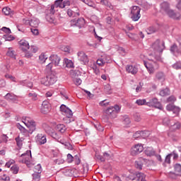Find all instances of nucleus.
<instances>
[{"instance_id": "49530a36", "label": "nucleus", "mask_w": 181, "mask_h": 181, "mask_svg": "<svg viewBox=\"0 0 181 181\" xmlns=\"http://www.w3.org/2000/svg\"><path fill=\"white\" fill-rule=\"evenodd\" d=\"M148 103H146V100L145 99H139L136 101V104L137 105H146Z\"/></svg>"}, {"instance_id": "a878e982", "label": "nucleus", "mask_w": 181, "mask_h": 181, "mask_svg": "<svg viewBox=\"0 0 181 181\" xmlns=\"http://www.w3.org/2000/svg\"><path fill=\"white\" fill-rule=\"evenodd\" d=\"M16 127L18 128V129H19V131H21V134H23V135H24L25 136H28V135H29V132H28V130L26 129H25V127H23L22 125H21V124L18 123L16 124Z\"/></svg>"}, {"instance_id": "37998d69", "label": "nucleus", "mask_w": 181, "mask_h": 181, "mask_svg": "<svg viewBox=\"0 0 181 181\" xmlns=\"http://www.w3.org/2000/svg\"><path fill=\"white\" fill-rule=\"evenodd\" d=\"M104 91L105 93H106V94H111V85L110 84L105 85Z\"/></svg>"}, {"instance_id": "e2e57ef3", "label": "nucleus", "mask_w": 181, "mask_h": 181, "mask_svg": "<svg viewBox=\"0 0 181 181\" xmlns=\"http://www.w3.org/2000/svg\"><path fill=\"white\" fill-rule=\"evenodd\" d=\"M173 69L175 70H180L181 69V62H177L173 65Z\"/></svg>"}, {"instance_id": "6e6d98bb", "label": "nucleus", "mask_w": 181, "mask_h": 181, "mask_svg": "<svg viewBox=\"0 0 181 181\" xmlns=\"http://www.w3.org/2000/svg\"><path fill=\"white\" fill-rule=\"evenodd\" d=\"M51 136L54 138V139H57V141H59L60 139V135L57 134L56 132H52L51 133Z\"/></svg>"}, {"instance_id": "5fc2aeb1", "label": "nucleus", "mask_w": 181, "mask_h": 181, "mask_svg": "<svg viewBox=\"0 0 181 181\" xmlns=\"http://www.w3.org/2000/svg\"><path fill=\"white\" fill-rule=\"evenodd\" d=\"M94 127L97 131H99V132H103V131H104V127L101 126L99 123L95 124Z\"/></svg>"}, {"instance_id": "aec40b11", "label": "nucleus", "mask_w": 181, "mask_h": 181, "mask_svg": "<svg viewBox=\"0 0 181 181\" xmlns=\"http://www.w3.org/2000/svg\"><path fill=\"white\" fill-rule=\"evenodd\" d=\"M49 60L52 64L55 66H60V57L56 54H52L49 57Z\"/></svg>"}, {"instance_id": "dca6fc26", "label": "nucleus", "mask_w": 181, "mask_h": 181, "mask_svg": "<svg viewBox=\"0 0 181 181\" xmlns=\"http://www.w3.org/2000/svg\"><path fill=\"white\" fill-rule=\"evenodd\" d=\"M131 180H142V179H145V174L142 173H137L136 174H132L129 176Z\"/></svg>"}, {"instance_id": "39448f33", "label": "nucleus", "mask_w": 181, "mask_h": 181, "mask_svg": "<svg viewBox=\"0 0 181 181\" xmlns=\"http://www.w3.org/2000/svg\"><path fill=\"white\" fill-rule=\"evenodd\" d=\"M149 162L148 159L144 158L143 157H139L134 163V166L136 169H138L139 170H142V168L144 167V165H147Z\"/></svg>"}, {"instance_id": "c85d7f7f", "label": "nucleus", "mask_w": 181, "mask_h": 181, "mask_svg": "<svg viewBox=\"0 0 181 181\" xmlns=\"http://www.w3.org/2000/svg\"><path fill=\"white\" fill-rule=\"evenodd\" d=\"M180 127H181L180 122H177L173 124H170V129L171 131H177V129H180Z\"/></svg>"}, {"instance_id": "8fccbe9b", "label": "nucleus", "mask_w": 181, "mask_h": 181, "mask_svg": "<svg viewBox=\"0 0 181 181\" xmlns=\"http://www.w3.org/2000/svg\"><path fill=\"white\" fill-rule=\"evenodd\" d=\"M40 173H34L33 174V179L35 181H39L40 180Z\"/></svg>"}, {"instance_id": "7c9ffc66", "label": "nucleus", "mask_w": 181, "mask_h": 181, "mask_svg": "<svg viewBox=\"0 0 181 181\" xmlns=\"http://www.w3.org/2000/svg\"><path fill=\"white\" fill-rule=\"evenodd\" d=\"M170 94V90L168 88L162 89L160 91V95H161L162 97H166V95H169Z\"/></svg>"}, {"instance_id": "680f3d73", "label": "nucleus", "mask_w": 181, "mask_h": 181, "mask_svg": "<svg viewBox=\"0 0 181 181\" xmlns=\"http://www.w3.org/2000/svg\"><path fill=\"white\" fill-rule=\"evenodd\" d=\"M41 83H42L44 86H49V81L47 80V76L41 79Z\"/></svg>"}, {"instance_id": "2f4dec72", "label": "nucleus", "mask_w": 181, "mask_h": 181, "mask_svg": "<svg viewBox=\"0 0 181 181\" xmlns=\"http://www.w3.org/2000/svg\"><path fill=\"white\" fill-rule=\"evenodd\" d=\"M20 84L21 86H26V87H28V88H32V87H33V83L29 82L28 81H20Z\"/></svg>"}, {"instance_id": "5701e85b", "label": "nucleus", "mask_w": 181, "mask_h": 181, "mask_svg": "<svg viewBox=\"0 0 181 181\" xmlns=\"http://www.w3.org/2000/svg\"><path fill=\"white\" fill-rule=\"evenodd\" d=\"M4 98L5 100H7V101H11L12 103H16V101H18L16 95H15L13 93H7L4 96Z\"/></svg>"}, {"instance_id": "603ef678", "label": "nucleus", "mask_w": 181, "mask_h": 181, "mask_svg": "<svg viewBox=\"0 0 181 181\" xmlns=\"http://www.w3.org/2000/svg\"><path fill=\"white\" fill-rule=\"evenodd\" d=\"M146 32L148 35H152V33H155V32H156V28H155V27H149Z\"/></svg>"}, {"instance_id": "4be33fe9", "label": "nucleus", "mask_w": 181, "mask_h": 181, "mask_svg": "<svg viewBox=\"0 0 181 181\" xmlns=\"http://www.w3.org/2000/svg\"><path fill=\"white\" fill-rule=\"evenodd\" d=\"M126 71L131 74H136L138 73V68L132 65H127L126 66Z\"/></svg>"}, {"instance_id": "b1692460", "label": "nucleus", "mask_w": 181, "mask_h": 181, "mask_svg": "<svg viewBox=\"0 0 181 181\" xmlns=\"http://www.w3.org/2000/svg\"><path fill=\"white\" fill-rule=\"evenodd\" d=\"M22 122L27 127H30L33 124H35V121H33V119H32V118L28 117H22Z\"/></svg>"}, {"instance_id": "338daca9", "label": "nucleus", "mask_w": 181, "mask_h": 181, "mask_svg": "<svg viewBox=\"0 0 181 181\" xmlns=\"http://www.w3.org/2000/svg\"><path fill=\"white\" fill-rule=\"evenodd\" d=\"M15 163V160H9L6 163V168H11V166H12V165H13Z\"/></svg>"}, {"instance_id": "393cba45", "label": "nucleus", "mask_w": 181, "mask_h": 181, "mask_svg": "<svg viewBox=\"0 0 181 181\" xmlns=\"http://www.w3.org/2000/svg\"><path fill=\"white\" fill-rule=\"evenodd\" d=\"M144 153H145V155H146V156H155V153H156V152L155 151L153 148H152V147H147L144 150Z\"/></svg>"}, {"instance_id": "2eb2a0df", "label": "nucleus", "mask_w": 181, "mask_h": 181, "mask_svg": "<svg viewBox=\"0 0 181 181\" xmlns=\"http://www.w3.org/2000/svg\"><path fill=\"white\" fill-rule=\"evenodd\" d=\"M66 13L69 18H76V16H80L78 8L77 7H74L72 9H68Z\"/></svg>"}, {"instance_id": "864d4df0", "label": "nucleus", "mask_w": 181, "mask_h": 181, "mask_svg": "<svg viewBox=\"0 0 181 181\" xmlns=\"http://www.w3.org/2000/svg\"><path fill=\"white\" fill-rule=\"evenodd\" d=\"M61 50L65 52V53H70V47L67 45H63L61 47Z\"/></svg>"}, {"instance_id": "473e14b6", "label": "nucleus", "mask_w": 181, "mask_h": 181, "mask_svg": "<svg viewBox=\"0 0 181 181\" xmlns=\"http://www.w3.org/2000/svg\"><path fill=\"white\" fill-rule=\"evenodd\" d=\"M7 56L12 57V59H16L15 51L12 48H8V50L6 53Z\"/></svg>"}, {"instance_id": "de8ad7c7", "label": "nucleus", "mask_w": 181, "mask_h": 181, "mask_svg": "<svg viewBox=\"0 0 181 181\" xmlns=\"http://www.w3.org/2000/svg\"><path fill=\"white\" fill-rule=\"evenodd\" d=\"M11 170L14 175H16L19 172V167H18L16 165H14L11 166Z\"/></svg>"}, {"instance_id": "a211bd4d", "label": "nucleus", "mask_w": 181, "mask_h": 181, "mask_svg": "<svg viewBox=\"0 0 181 181\" xmlns=\"http://www.w3.org/2000/svg\"><path fill=\"white\" fill-rule=\"evenodd\" d=\"M20 48L23 52H28L30 46L29 45V42L26 41V40H21L18 42Z\"/></svg>"}, {"instance_id": "4c0bfd02", "label": "nucleus", "mask_w": 181, "mask_h": 181, "mask_svg": "<svg viewBox=\"0 0 181 181\" xmlns=\"http://www.w3.org/2000/svg\"><path fill=\"white\" fill-rule=\"evenodd\" d=\"M2 12L4 13V15H11L12 13V9H11V8L9 7H4L2 9Z\"/></svg>"}, {"instance_id": "0eeeda50", "label": "nucleus", "mask_w": 181, "mask_h": 181, "mask_svg": "<svg viewBox=\"0 0 181 181\" xmlns=\"http://www.w3.org/2000/svg\"><path fill=\"white\" fill-rule=\"evenodd\" d=\"M165 108L169 112H172L173 114H175V117H177L181 111L180 107L175 105L173 103L168 104Z\"/></svg>"}, {"instance_id": "9d476101", "label": "nucleus", "mask_w": 181, "mask_h": 181, "mask_svg": "<svg viewBox=\"0 0 181 181\" xmlns=\"http://www.w3.org/2000/svg\"><path fill=\"white\" fill-rule=\"evenodd\" d=\"M60 111L62 112L63 115H66V118H71L73 117V112L65 105L60 106Z\"/></svg>"}, {"instance_id": "f03ea898", "label": "nucleus", "mask_w": 181, "mask_h": 181, "mask_svg": "<svg viewBox=\"0 0 181 181\" xmlns=\"http://www.w3.org/2000/svg\"><path fill=\"white\" fill-rule=\"evenodd\" d=\"M121 111V107L118 105H115L113 107L111 106L106 109L105 114L111 118V119H114L118 117V113Z\"/></svg>"}, {"instance_id": "e433bc0d", "label": "nucleus", "mask_w": 181, "mask_h": 181, "mask_svg": "<svg viewBox=\"0 0 181 181\" xmlns=\"http://www.w3.org/2000/svg\"><path fill=\"white\" fill-rule=\"evenodd\" d=\"M174 170L177 175H179L181 173V165L180 163H176L174 165Z\"/></svg>"}, {"instance_id": "1a4fd4ad", "label": "nucleus", "mask_w": 181, "mask_h": 181, "mask_svg": "<svg viewBox=\"0 0 181 181\" xmlns=\"http://www.w3.org/2000/svg\"><path fill=\"white\" fill-rule=\"evenodd\" d=\"M54 6L55 8H61V9H63V8H66V6H70V1L57 0L54 2Z\"/></svg>"}, {"instance_id": "79ce46f5", "label": "nucleus", "mask_w": 181, "mask_h": 181, "mask_svg": "<svg viewBox=\"0 0 181 181\" xmlns=\"http://www.w3.org/2000/svg\"><path fill=\"white\" fill-rule=\"evenodd\" d=\"M81 1L82 2H84V4H86L88 6H90V8H95V4L93 1H88V0H81Z\"/></svg>"}, {"instance_id": "423d86ee", "label": "nucleus", "mask_w": 181, "mask_h": 181, "mask_svg": "<svg viewBox=\"0 0 181 181\" xmlns=\"http://www.w3.org/2000/svg\"><path fill=\"white\" fill-rule=\"evenodd\" d=\"M22 160H20V163H25L27 166L30 165V159L32 158V153L30 151H28L26 153L21 155Z\"/></svg>"}, {"instance_id": "052dcab7", "label": "nucleus", "mask_w": 181, "mask_h": 181, "mask_svg": "<svg viewBox=\"0 0 181 181\" xmlns=\"http://www.w3.org/2000/svg\"><path fill=\"white\" fill-rule=\"evenodd\" d=\"M11 180V178H9V176L6 175H3L2 176H0V181H9Z\"/></svg>"}, {"instance_id": "09e8293b", "label": "nucleus", "mask_w": 181, "mask_h": 181, "mask_svg": "<svg viewBox=\"0 0 181 181\" xmlns=\"http://www.w3.org/2000/svg\"><path fill=\"white\" fill-rule=\"evenodd\" d=\"M27 127L29 128L30 134H33L35 132V131H36V122L30 124V126H27Z\"/></svg>"}, {"instance_id": "a18cd8bd", "label": "nucleus", "mask_w": 181, "mask_h": 181, "mask_svg": "<svg viewBox=\"0 0 181 181\" xmlns=\"http://www.w3.org/2000/svg\"><path fill=\"white\" fill-rule=\"evenodd\" d=\"M35 173H42V165L40 164H37L34 168Z\"/></svg>"}, {"instance_id": "3c124183", "label": "nucleus", "mask_w": 181, "mask_h": 181, "mask_svg": "<svg viewBox=\"0 0 181 181\" xmlns=\"http://www.w3.org/2000/svg\"><path fill=\"white\" fill-rule=\"evenodd\" d=\"M105 60L103 59L102 57L99 58L97 61L96 63L98 64V66H103L104 64H105Z\"/></svg>"}, {"instance_id": "4d7b16f0", "label": "nucleus", "mask_w": 181, "mask_h": 181, "mask_svg": "<svg viewBox=\"0 0 181 181\" xmlns=\"http://www.w3.org/2000/svg\"><path fill=\"white\" fill-rule=\"evenodd\" d=\"M134 119L136 122H139L141 119V115L139 113H135L134 115Z\"/></svg>"}, {"instance_id": "f257e3e1", "label": "nucleus", "mask_w": 181, "mask_h": 181, "mask_svg": "<svg viewBox=\"0 0 181 181\" xmlns=\"http://www.w3.org/2000/svg\"><path fill=\"white\" fill-rule=\"evenodd\" d=\"M161 12H165V13L171 18V19H174L175 21H179L180 19V13L175 12V11L170 9L169 8V3L164 1L160 5Z\"/></svg>"}, {"instance_id": "6e6552de", "label": "nucleus", "mask_w": 181, "mask_h": 181, "mask_svg": "<svg viewBox=\"0 0 181 181\" xmlns=\"http://www.w3.org/2000/svg\"><path fill=\"white\" fill-rule=\"evenodd\" d=\"M23 23H24L25 25H29L30 26H31V28H37V26H39L40 22L39 19L36 18H33L30 21L24 18L23 20Z\"/></svg>"}, {"instance_id": "72a5a7b5", "label": "nucleus", "mask_w": 181, "mask_h": 181, "mask_svg": "<svg viewBox=\"0 0 181 181\" xmlns=\"http://www.w3.org/2000/svg\"><path fill=\"white\" fill-rule=\"evenodd\" d=\"M123 124L126 127H129V124H131V119H129V117L127 115L123 117Z\"/></svg>"}, {"instance_id": "ddd939ff", "label": "nucleus", "mask_w": 181, "mask_h": 181, "mask_svg": "<svg viewBox=\"0 0 181 181\" xmlns=\"http://www.w3.org/2000/svg\"><path fill=\"white\" fill-rule=\"evenodd\" d=\"M35 141L37 144H39L40 145H45L47 142V139H46V135L43 134H38L35 136Z\"/></svg>"}, {"instance_id": "9b49d317", "label": "nucleus", "mask_w": 181, "mask_h": 181, "mask_svg": "<svg viewBox=\"0 0 181 181\" xmlns=\"http://www.w3.org/2000/svg\"><path fill=\"white\" fill-rule=\"evenodd\" d=\"M50 110H52L50 103L47 100L43 101L41 107V112L42 114H48V112H50Z\"/></svg>"}, {"instance_id": "774afa93", "label": "nucleus", "mask_w": 181, "mask_h": 181, "mask_svg": "<svg viewBox=\"0 0 181 181\" xmlns=\"http://www.w3.org/2000/svg\"><path fill=\"white\" fill-rule=\"evenodd\" d=\"M103 60H105V63H110V57L107 54H103L102 57Z\"/></svg>"}, {"instance_id": "13d9d810", "label": "nucleus", "mask_w": 181, "mask_h": 181, "mask_svg": "<svg viewBox=\"0 0 181 181\" xmlns=\"http://www.w3.org/2000/svg\"><path fill=\"white\" fill-rule=\"evenodd\" d=\"M163 125H168V127H170V125H172V123H170V119H169V118L168 117L163 119Z\"/></svg>"}, {"instance_id": "cd10ccee", "label": "nucleus", "mask_w": 181, "mask_h": 181, "mask_svg": "<svg viewBox=\"0 0 181 181\" xmlns=\"http://www.w3.org/2000/svg\"><path fill=\"white\" fill-rule=\"evenodd\" d=\"M45 19L49 23H54V25H56V19L54 18V15L46 14Z\"/></svg>"}, {"instance_id": "f704fd0d", "label": "nucleus", "mask_w": 181, "mask_h": 181, "mask_svg": "<svg viewBox=\"0 0 181 181\" xmlns=\"http://www.w3.org/2000/svg\"><path fill=\"white\" fill-rule=\"evenodd\" d=\"M176 100H177L176 96L170 95L167 98L166 103H170V104H175V103H176Z\"/></svg>"}, {"instance_id": "c03bdc74", "label": "nucleus", "mask_w": 181, "mask_h": 181, "mask_svg": "<svg viewBox=\"0 0 181 181\" xmlns=\"http://www.w3.org/2000/svg\"><path fill=\"white\" fill-rule=\"evenodd\" d=\"M151 48L153 49L155 52H159V41H156L151 45Z\"/></svg>"}, {"instance_id": "6ab92c4d", "label": "nucleus", "mask_w": 181, "mask_h": 181, "mask_svg": "<svg viewBox=\"0 0 181 181\" xmlns=\"http://www.w3.org/2000/svg\"><path fill=\"white\" fill-rule=\"evenodd\" d=\"M78 59L83 64H87L88 63V57L83 52H78Z\"/></svg>"}, {"instance_id": "c9c22d12", "label": "nucleus", "mask_w": 181, "mask_h": 181, "mask_svg": "<svg viewBox=\"0 0 181 181\" xmlns=\"http://www.w3.org/2000/svg\"><path fill=\"white\" fill-rule=\"evenodd\" d=\"M54 5H52L50 9L46 11V15H54L56 10H54Z\"/></svg>"}, {"instance_id": "0e129e2a", "label": "nucleus", "mask_w": 181, "mask_h": 181, "mask_svg": "<svg viewBox=\"0 0 181 181\" xmlns=\"http://www.w3.org/2000/svg\"><path fill=\"white\" fill-rule=\"evenodd\" d=\"M95 158L98 160H100V162H105V158H104V157H103L102 156H100L98 153L95 154Z\"/></svg>"}, {"instance_id": "412c9836", "label": "nucleus", "mask_w": 181, "mask_h": 181, "mask_svg": "<svg viewBox=\"0 0 181 181\" xmlns=\"http://www.w3.org/2000/svg\"><path fill=\"white\" fill-rule=\"evenodd\" d=\"M148 107H153L154 108H159V100L156 98H153L147 102Z\"/></svg>"}, {"instance_id": "69168bd1", "label": "nucleus", "mask_w": 181, "mask_h": 181, "mask_svg": "<svg viewBox=\"0 0 181 181\" xmlns=\"http://www.w3.org/2000/svg\"><path fill=\"white\" fill-rule=\"evenodd\" d=\"M103 158H104L105 160H110V158H111V154H110L107 152H105L103 153Z\"/></svg>"}, {"instance_id": "f3484780", "label": "nucleus", "mask_w": 181, "mask_h": 181, "mask_svg": "<svg viewBox=\"0 0 181 181\" xmlns=\"http://www.w3.org/2000/svg\"><path fill=\"white\" fill-rule=\"evenodd\" d=\"M47 78L48 81V86H53V84L57 81V76L54 72H51L50 74L47 76Z\"/></svg>"}, {"instance_id": "f8f14e48", "label": "nucleus", "mask_w": 181, "mask_h": 181, "mask_svg": "<svg viewBox=\"0 0 181 181\" xmlns=\"http://www.w3.org/2000/svg\"><path fill=\"white\" fill-rule=\"evenodd\" d=\"M84 25H86V21L83 18L71 21V26H78V28H81Z\"/></svg>"}, {"instance_id": "ea45409f", "label": "nucleus", "mask_w": 181, "mask_h": 181, "mask_svg": "<svg viewBox=\"0 0 181 181\" xmlns=\"http://www.w3.org/2000/svg\"><path fill=\"white\" fill-rule=\"evenodd\" d=\"M144 66L147 69V70L150 74H153V73H155V68H153V66H148V64H146V62H144Z\"/></svg>"}, {"instance_id": "bb28decb", "label": "nucleus", "mask_w": 181, "mask_h": 181, "mask_svg": "<svg viewBox=\"0 0 181 181\" xmlns=\"http://www.w3.org/2000/svg\"><path fill=\"white\" fill-rule=\"evenodd\" d=\"M64 63L65 64V67H67L68 69H73V67H74V64L73 63V61L67 58L64 59Z\"/></svg>"}, {"instance_id": "a19ab883", "label": "nucleus", "mask_w": 181, "mask_h": 181, "mask_svg": "<svg viewBox=\"0 0 181 181\" xmlns=\"http://www.w3.org/2000/svg\"><path fill=\"white\" fill-rule=\"evenodd\" d=\"M28 97L29 98H31V100H33V101H36V100H37V93L35 92H31L28 93Z\"/></svg>"}, {"instance_id": "58836bf2", "label": "nucleus", "mask_w": 181, "mask_h": 181, "mask_svg": "<svg viewBox=\"0 0 181 181\" xmlns=\"http://www.w3.org/2000/svg\"><path fill=\"white\" fill-rule=\"evenodd\" d=\"M39 60L40 63H45L46 60H47V55L45 54V53H42L39 56Z\"/></svg>"}, {"instance_id": "7ed1b4c3", "label": "nucleus", "mask_w": 181, "mask_h": 181, "mask_svg": "<svg viewBox=\"0 0 181 181\" xmlns=\"http://www.w3.org/2000/svg\"><path fill=\"white\" fill-rule=\"evenodd\" d=\"M130 16L131 19L134 21V22H138L141 18V8L138 6H134L131 8Z\"/></svg>"}, {"instance_id": "20e7f679", "label": "nucleus", "mask_w": 181, "mask_h": 181, "mask_svg": "<svg viewBox=\"0 0 181 181\" xmlns=\"http://www.w3.org/2000/svg\"><path fill=\"white\" fill-rule=\"evenodd\" d=\"M141 152H144V145H142V144H137L132 147L130 155H132V156H136V155H139Z\"/></svg>"}, {"instance_id": "4468645a", "label": "nucleus", "mask_w": 181, "mask_h": 181, "mask_svg": "<svg viewBox=\"0 0 181 181\" xmlns=\"http://www.w3.org/2000/svg\"><path fill=\"white\" fill-rule=\"evenodd\" d=\"M147 136H149V132L148 131H138L133 135L134 139H138V138L145 139L147 138Z\"/></svg>"}, {"instance_id": "bf43d9fd", "label": "nucleus", "mask_w": 181, "mask_h": 181, "mask_svg": "<svg viewBox=\"0 0 181 181\" xmlns=\"http://www.w3.org/2000/svg\"><path fill=\"white\" fill-rule=\"evenodd\" d=\"M118 53L121 54L122 56H125L127 52H125V49L123 47H119L117 49Z\"/></svg>"}, {"instance_id": "c756f323", "label": "nucleus", "mask_w": 181, "mask_h": 181, "mask_svg": "<svg viewBox=\"0 0 181 181\" xmlns=\"http://www.w3.org/2000/svg\"><path fill=\"white\" fill-rule=\"evenodd\" d=\"M66 129H67V128H66L64 124H60L57 126V131L61 134H64L66 132Z\"/></svg>"}]
</instances>
